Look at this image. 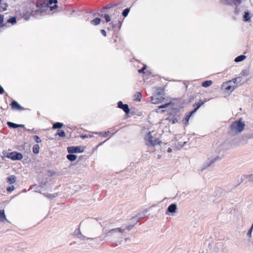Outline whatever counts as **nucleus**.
<instances>
[{
    "mask_svg": "<svg viewBox=\"0 0 253 253\" xmlns=\"http://www.w3.org/2000/svg\"><path fill=\"white\" fill-rule=\"evenodd\" d=\"M132 227V225H123L121 227H117L111 226V228L104 231V238L108 240H115L116 245H120L123 243V240H119V239H122L123 237L126 235V231H130Z\"/></svg>",
    "mask_w": 253,
    "mask_h": 253,
    "instance_id": "obj_1",
    "label": "nucleus"
},
{
    "mask_svg": "<svg viewBox=\"0 0 253 253\" xmlns=\"http://www.w3.org/2000/svg\"><path fill=\"white\" fill-rule=\"evenodd\" d=\"M224 156V152L221 150L217 149L211 152L208 156L207 160L202 166L201 170L203 171L215 163L219 162Z\"/></svg>",
    "mask_w": 253,
    "mask_h": 253,
    "instance_id": "obj_2",
    "label": "nucleus"
},
{
    "mask_svg": "<svg viewBox=\"0 0 253 253\" xmlns=\"http://www.w3.org/2000/svg\"><path fill=\"white\" fill-rule=\"evenodd\" d=\"M245 124L242 118L233 122L230 126L228 133L232 136L241 133L245 129Z\"/></svg>",
    "mask_w": 253,
    "mask_h": 253,
    "instance_id": "obj_3",
    "label": "nucleus"
},
{
    "mask_svg": "<svg viewBox=\"0 0 253 253\" xmlns=\"http://www.w3.org/2000/svg\"><path fill=\"white\" fill-rule=\"evenodd\" d=\"M146 145L148 146H155L157 144H160L161 142L158 138H154L150 131L147 133L145 137Z\"/></svg>",
    "mask_w": 253,
    "mask_h": 253,
    "instance_id": "obj_4",
    "label": "nucleus"
},
{
    "mask_svg": "<svg viewBox=\"0 0 253 253\" xmlns=\"http://www.w3.org/2000/svg\"><path fill=\"white\" fill-rule=\"evenodd\" d=\"M2 154L4 157L13 161L21 160L23 158L22 154L21 153L16 151L7 152V151H3Z\"/></svg>",
    "mask_w": 253,
    "mask_h": 253,
    "instance_id": "obj_5",
    "label": "nucleus"
},
{
    "mask_svg": "<svg viewBox=\"0 0 253 253\" xmlns=\"http://www.w3.org/2000/svg\"><path fill=\"white\" fill-rule=\"evenodd\" d=\"M58 2L57 0H49L47 2H43V3H40L39 2H38V5H40L42 7H49L50 10H52L58 7L56 3Z\"/></svg>",
    "mask_w": 253,
    "mask_h": 253,
    "instance_id": "obj_6",
    "label": "nucleus"
},
{
    "mask_svg": "<svg viewBox=\"0 0 253 253\" xmlns=\"http://www.w3.org/2000/svg\"><path fill=\"white\" fill-rule=\"evenodd\" d=\"M69 154L82 153L84 151V147L82 146H69L67 148Z\"/></svg>",
    "mask_w": 253,
    "mask_h": 253,
    "instance_id": "obj_7",
    "label": "nucleus"
},
{
    "mask_svg": "<svg viewBox=\"0 0 253 253\" xmlns=\"http://www.w3.org/2000/svg\"><path fill=\"white\" fill-rule=\"evenodd\" d=\"M222 86L224 87L226 90L232 91L234 90L237 86V84L233 80L228 81L226 83H224Z\"/></svg>",
    "mask_w": 253,
    "mask_h": 253,
    "instance_id": "obj_8",
    "label": "nucleus"
},
{
    "mask_svg": "<svg viewBox=\"0 0 253 253\" xmlns=\"http://www.w3.org/2000/svg\"><path fill=\"white\" fill-rule=\"evenodd\" d=\"M177 209V205L176 204H172L170 205L166 212V214L167 215H173V214L176 212V210Z\"/></svg>",
    "mask_w": 253,
    "mask_h": 253,
    "instance_id": "obj_9",
    "label": "nucleus"
},
{
    "mask_svg": "<svg viewBox=\"0 0 253 253\" xmlns=\"http://www.w3.org/2000/svg\"><path fill=\"white\" fill-rule=\"evenodd\" d=\"M164 99V98L163 95L161 93H158L152 97L151 102L153 104H158L161 103Z\"/></svg>",
    "mask_w": 253,
    "mask_h": 253,
    "instance_id": "obj_10",
    "label": "nucleus"
},
{
    "mask_svg": "<svg viewBox=\"0 0 253 253\" xmlns=\"http://www.w3.org/2000/svg\"><path fill=\"white\" fill-rule=\"evenodd\" d=\"M11 108L12 109L17 110H20V111H23L25 110L26 109L24 108L22 106H21L20 105H19L18 102L15 100H13L11 102Z\"/></svg>",
    "mask_w": 253,
    "mask_h": 253,
    "instance_id": "obj_11",
    "label": "nucleus"
},
{
    "mask_svg": "<svg viewBox=\"0 0 253 253\" xmlns=\"http://www.w3.org/2000/svg\"><path fill=\"white\" fill-rule=\"evenodd\" d=\"M118 107L122 109L126 114L129 113V109L127 104H124L122 101H119L118 103Z\"/></svg>",
    "mask_w": 253,
    "mask_h": 253,
    "instance_id": "obj_12",
    "label": "nucleus"
},
{
    "mask_svg": "<svg viewBox=\"0 0 253 253\" xmlns=\"http://www.w3.org/2000/svg\"><path fill=\"white\" fill-rule=\"evenodd\" d=\"M207 101V99H205L204 101H200L198 103H196L194 105V106L195 107L194 110L190 112V115H192L194 113H195L197 110L204 104L205 102Z\"/></svg>",
    "mask_w": 253,
    "mask_h": 253,
    "instance_id": "obj_13",
    "label": "nucleus"
},
{
    "mask_svg": "<svg viewBox=\"0 0 253 253\" xmlns=\"http://www.w3.org/2000/svg\"><path fill=\"white\" fill-rule=\"evenodd\" d=\"M7 126L9 128H17L18 127H24V125H18L11 122H8L7 123Z\"/></svg>",
    "mask_w": 253,
    "mask_h": 253,
    "instance_id": "obj_14",
    "label": "nucleus"
},
{
    "mask_svg": "<svg viewBox=\"0 0 253 253\" xmlns=\"http://www.w3.org/2000/svg\"><path fill=\"white\" fill-rule=\"evenodd\" d=\"M225 2L230 5H238L241 3L242 0H223Z\"/></svg>",
    "mask_w": 253,
    "mask_h": 253,
    "instance_id": "obj_15",
    "label": "nucleus"
},
{
    "mask_svg": "<svg viewBox=\"0 0 253 253\" xmlns=\"http://www.w3.org/2000/svg\"><path fill=\"white\" fill-rule=\"evenodd\" d=\"M16 176L14 175H11L7 178V182L10 184L14 183L16 182Z\"/></svg>",
    "mask_w": 253,
    "mask_h": 253,
    "instance_id": "obj_16",
    "label": "nucleus"
},
{
    "mask_svg": "<svg viewBox=\"0 0 253 253\" xmlns=\"http://www.w3.org/2000/svg\"><path fill=\"white\" fill-rule=\"evenodd\" d=\"M63 126H64V124L62 123L56 122L53 124L52 128L54 129H59L60 128H62Z\"/></svg>",
    "mask_w": 253,
    "mask_h": 253,
    "instance_id": "obj_17",
    "label": "nucleus"
},
{
    "mask_svg": "<svg viewBox=\"0 0 253 253\" xmlns=\"http://www.w3.org/2000/svg\"><path fill=\"white\" fill-rule=\"evenodd\" d=\"M77 155L74 154H69L67 155V159L71 162H73L75 161L77 159Z\"/></svg>",
    "mask_w": 253,
    "mask_h": 253,
    "instance_id": "obj_18",
    "label": "nucleus"
},
{
    "mask_svg": "<svg viewBox=\"0 0 253 253\" xmlns=\"http://www.w3.org/2000/svg\"><path fill=\"white\" fill-rule=\"evenodd\" d=\"M6 220V216L3 210H0V221L3 222Z\"/></svg>",
    "mask_w": 253,
    "mask_h": 253,
    "instance_id": "obj_19",
    "label": "nucleus"
},
{
    "mask_svg": "<svg viewBox=\"0 0 253 253\" xmlns=\"http://www.w3.org/2000/svg\"><path fill=\"white\" fill-rule=\"evenodd\" d=\"M94 13H92V12H86L84 17L85 18H87L86 20H88L90 18L92 19L94 16Z\"/></svg>",
    "mask_w": 253,
    "mask_h": 253,
    "instance_id": "obj_20",
    "label": "nucleus"
},
{
    "mask_svg": "<svg viewBox=\"0 0 253 253\" xmlns=\"http://www.w3.org/2000/svg\"><path fill=\"white\" fill-rule=\"evenodd\" d=\"M8 5L7 3H2L0 4V11H3L7 9Z\"/></svg>",
    "mask_w": 253,
    "mask_h": 253,
    "instance_id": "obj_21",
    "label": "nucleus"
},
{
    "mask_svg": "<svg viewBox=\"0 0 253 253\" xmlns=\"http://www.w3.org/2000/svg\"><path fill=\"white\" fill-rule=\"evenodd\" d=\"M40 151V147L38 144H35L33 147V152L34 154H38Z\"/></svg>",
    "mask_w": 253,
    "mask_h": 253,
    "instance_id": "obj_22",
    "label": "nucleus"
},
{
    "mask_svg": "<svg viewBox=\"0 0 253 253\" xmlns=\"http://www.w3.org/2000/svg\"><path fill=\"white\" fill-rule=\"evenodd\" d=\"M7 23L14 25L16 23V18L15 16L10 17L7 21Z\"/></svg>",
    "mask_w": 253,
    "mask_h": 253,
    "instance_id": "obj_23",
    "label": "nucleus"
},
{
    "mask_svg": "<svg viewBox=\"0 0 253 253\" xmlns=\"http://www.w3.org/2000/svg\"><path fill=\"white\" fill-rule=\"evenodd\" d=\"M246 58V56L245 55H240V56H238L237 57H236L235 59V61L236 62H241V61H243L244 59H245Z\"/></svg>",
    "mask_w": 253,
    "mask_h": 253,
    "instance_id": "obj_24",
    "label": "nucleus"
},
{
    "mask_svg": "<svg viewBox=\"0 0 253 253\" xmlns=\"http://www.w3.org/2000/svg\"><path fill=\"white\" fill-rule=\"evenodd\" d=\"M42 194L44 196L46 197L47 198H48L49 199H53L58 196L57 193H54L53 194H46L45 193H43Z\"/></svg>",
    "mask_w": 253,
    "mask_h": 253,
    "instance_id": "obj_25",
    "label": "nucleus"
},
{
    "mask_svg": "<svg viewBox=\"0 0 253 253\" xmlns=\"http://www.w3.org/2000/svg\"><path fill=\"white\" fill-rule=\"evenodd\" d=\"M59 135V136H60L61 137H64L66 135L65 131L63 130H60V129H58L55 135Z\"/></svg>",
    "mask_w": 253,
    "mask_h": 253,
    "instance_id": "obj_26",
    "label": "nucleus"
},
{
    "mask_svg": "<svg viewBox=\"0 0 253 253\" xmlns=\"http://www.w3.org/2000/svg\"><path fill=\"white\" fill-rule=\"evenodd\" d=\"M212 84V81H206L205 82H203L202 83V86L205 87H207L211 85Z\"/></svg>",
    "mask_w": 253,
    "mask_h": 253,
    "instance_id": "obj_27",
    "label": "nucleus"
},
{
    "mask_svg": "<svg viewBox=\"0 0 253 253\" xmlns=\"http://www.w3.org/2000/svg\"><path fill=\"white\" fill-rule=\"evenodd\" d=\"M141 98V93L140 92H137L134 95V99L136 101H140Z\"/></svg>",
    "mask_w": 253,
    "mask_h": 253,
    "instance_id": "obj_28",
    "label": "nucleus"
},
{
    "mask_svg": "<svg viewBox=\"0 0 253 253\" xmlns=\"http://www.w3.org/2000/svg\"><path fill=\"white\" fill-rule=\"evenodd\" d=\"M80 224L79 225V227L77 229H76L73 232V235L74 236H76L77 237H78L81 234H82L80 229Z\"/></svg>",
    "mask_w": 253,
    "mask_h": 253,
    "instance_id": "obj_29",
    "label": "nucleus"
},
{
    "mask_svg": "<svg viewBox=\"0 0 253 253\" xmlns=\"http://www.w3.org/2000/svg\"><path fill=\"white\" fill-rule=\"evenodd\" d=\"M250 19L251 18L250 17V14L249 12H245L244 15V20L246 22H249L250 21Z\"/></svg>",
    "mask_w": 253,
    "mask_h": 253,
    "instance_id": "obj_30",
    "label": "nucleus"
},
{
    "mask_svg": "<svg viewBox=\"0 0 253 253\" xmlns=\"http://www.w3.org/2000/svg\"><path fill=\"white\" fill-rule=\"evenodd\" d=\"M78 239H79L81 241H84L85 240L90 239L93 240V238H88L84 236L82 234H81L78 237H77Z\"/></svg>",
    "mask_w": 253,
    "mask_h": 253,
    "instance_id": "obj_31",
    "label": "nucleus"
},
{
    "mask_svg": "<svg viewBox=\"0 0 253 253\" xmlns=\"http://www.w3.org/2000/svg\"><path fill=\"white\" fill-rule=\"evenodd\" d=\"M4 20V15L0 14V27H3L5 26L4 24H3Z\"/></svg>",
    "mask_w": 253,
    "mask_h": 253,
    "instance_id": "obj_32",
    "label": "nucleus"
},
{
    "mask_svg": "<svg viewBox=\"0 0 253 253\" xmlns=\"http://www.w3.org/2000/svg\"><path fill=\"white\" fill-rule=\"evenodd\" d=\"M111 133L110 131H108L107 132H96V134H98L100 135H102L104 137H106L109 134Z\"/></svg>",
    "mask_w": 253,
    "mask_h": 253,
    "instance_id": "obj_33",
    "label": "nucleus"
},
{
    "mask_svg": "<svg viewBox=\"0 0 253 253\" xmlns=\"http://www.w3.org/2000/svg\"><path fill=\"white\" fill-rule=\"evenodd\" d=\"M33 138L34 139V140L37 142V143H40L42 142V140L41 139V138H40V137L38 135H34L33 136Z\"/></svg>",
    "mask_w": 253,
    "mask_h": 253,
    "instance_id": "obj_34",
    "label": "nucleus"
},
{
    "mask_svg": "<svg viewBox=\"0 0 253 253\" xmlns=\"http://www.w3.org/2000/svg\"><path fill=\"white\" fill-rule=\"evenodd\" d=\"M129 12V8H127L125 9L123 11V13H122L124 17H126V16H127Z\"/></svg>",
    "mask_w": 253,
    "mask_h": 253,
    "instance_id": "obj_35",
    "label": "nucleus"
},
{
    "mask_svg": "<svg viewBox=\"0 0 253 253\" xmlns=\"http://www.w3.org/2000/svg\"><path fill=\"white\" fill-rule=\"evenodd\" d=\"M237 84L238 83H240L242 81L241 77H237L232 80Z\"/></svg>",
    "mask_w": 253,
    "mask_h": 253,
    "instance_id": "obj_36",
    "label": "nucleus"
},
{
    "mask_svg": "<svg viewBox=\"0 0 253 253\" xmlns=\"http://www.w3.org/2000/svg\"><path fill=\"white\" fill-rule=\"evenodd\" d=\"M15 187L13 185H12L11 186L8 187L6 188V190L7 192H11L14 189Z\"/></svg>",
    "mask_w": 253,
    "mask_h": 253,
    "instance_id": "obj_37",
    "label": "nucleus"
},
{
    "mask_svg": "<svg viewBox=\"0 0 253 253\" xmlns=\"http://www.w3.org/2000/svg\"><path fill=\"white\" fill-rule=\"evenodd\" d=\"M104 17L107 22H109L111 20L110 16L108 14H105Z\"/></svg>",
    "mask_w": 253,
    "mask_h": 253,
    "instance_id": "obj_38",
    "label": "nucleus"
},
{
    "mask_svg": "<svg viewBox=\"0 0 253 253\" xmlns=\"http://www.w3.org/2000/svg\"><path fill=\"white\" fill-rule=\"evenodd\" d=\"M44 12L42 11H40V10H37L35 11V13L36 14H41Z\"/></svg>",
    "mask_w": 253,
    "mask_h": 253,
    "instance_id": "obj_39",
    "label": "nucleus"
},
{
    "mask_svg": "<svg viewBox=\"0 0 253 253\" xmlns=\"http://www.w3.org/2000/svg\"><path fill=\"white\" fill-rule=\"evenodd\" d=\"M248 179L250 181L253 182V174L248 175Z\"/></svg>",
    "mask_w": 253,
    "mask_h": 253,
    "instance_id": "obj_40",
    "label": "nucleus"
},
{
    "mask_svg": "<svg viewBox=\"0 0 253 253\" xmlns=\"http://www.w3.org/2000/svg\"><path fill=\"white\" fill-rule=\"evenodd\" d=\"M4 92L3 87L0 85V94H2Z\"/></svg>",
    "mask_w": 253,
    "mask_h": 253,
    "instance_id": "obj_41",
    "label": "nucleus"
},
{
    "mask_svg": "<svg viewBox=\"0 0 253 253\" xmlns=\"http://www.w3.org/2000/svg\"><path fill=\"white\" fill-rule=\"evenodd\" d=\"M30 15H26V16H24V17H23L24 20H25L26 21L29 20L30 19Z\"/></svg>",
    "mask_w": 253,
    "mask_h": 253,
    "instance_id": "obj_42",
    "label": "nucleus"
},
{
    "mask_svg": "<svg viewBox=\"0 0 253 253\" xmlns=\"http://www.w3.org/2000/svg\"><path fill=\"white\" fill-rule=\"evenodd\" d=\"M101 22V19L99 18H96V25L99 24Z\"/></svg>",
    "mask_w": 253,
    "mask_h": 253,
    "instance_id": "obj_43",
    "label": "nucleus"
},
{
    "mask_svg": "<svg viewBox=\"0 0 253 253\" xmlns=\"http://www.w3.org/2000/svg\"><path fill=\"white\" fill-rule=\"evenodd\" d=\"M191 115H190V113H189V114L188 115H187V116L185 117V121H186V123H187V122H188V120H189V119L190 117H191Z\"/></svg>",
    "mask_w": 253,
    "mask_h": 253,
    "instance_id": "obj_44",
    "label": "nucleus"
},
{
    "mask_svg": "<svg viewBox=\"0 0 253 253\" xmlns=\"http://www.w3.org/2000/svg\"><path fill=\"white\" fill-rule=\"evenodd\" d=\"M145 69H146V66H145L142 69L139 70L138 71L139 73H144V71L145 70Z\"/></svg>",
    "mask_w": 253,
    "mask_h": 253,
    "instance_id": "obj_45",
    "label": "nucleus"
},
{
    "mask_svg": "<svg viewBox=\"0 0 253 253\" xmlns=\"http://www.w3.org/2000/svg\"><path fill=\"white\" fill-rule=\"evenodd\" d=\"M101 33L104 36H106V32L104 30H101Z\"/></svg>",
    "mask_w": 253,
    "mask_h": 253,
    "instance_id": "obj_46",
    "label": "nucleus"
},
{
    "mask_svg": "<svg viewBox=\"0 0 253 253\" xmlns=\"http://www.w3.org/2000/svg\"><path fill=\"white\" fill-rule=\"evenodd\" d=\"M90 23L93 25H95V18L91 20Z\"/></svg>",
    "mask_w": 253,
    "mask_h": 253,
    "instance_id": "obj_47",
    "label": "nucleus"
},
{
    "mask_svg": "<svg viewBox=\"0 0 253 253\" xmlns=\"http://www.w3.org/2000/svg\"><path fill=\"white\" fill-rule=\"evenodd\" d=\"M168 105H169V104H165L164 105H162V106H160L159 108H164L166 107L167 106H168Z\"/></svg>",
    "mask_w": 253,
    "mask_h": 253,
    "instance_id": "obj_48",
    "label": "nucleus"
},
{
    "mask_svg": "<svg viewBox=\"0 0 253 253\" xmlns=\"http://www.w3.org/2000/svg\"><path fill=\"white\" fill-rule=\"evenodd\" d=\"M48 172L50 173V175H53L55 174V172L52 170H49Z\"/></svg>",
    "mask_w": 253,
    "mask_h": 253,
    "instance_id": "obj_49",
    "label": "nucleus"
},
{
    "mask_svg": "<svg viewBox=\"0 0 253 253\" xmlns=\"http://www.w3.org/2000/svg\"><path fill=\"white\" fill-rule=\"evenodd\" d=\"M83 249H87V250H89L90 249V248H89L88 246H85L84 247H83L82 248Z\"/></svg>",
    "mask_w": 253,
    "mask_h": 253,
    "instance_id": "obj_50",
    "label": "nucleus"
},
{
    "mask_svg": "<svg viewBox=\"0 0 253 253\" xmlns=\"http://www.w3.org/2000/svg\"><path fill=\"white\" fill-rule=\"evenodd\" d=\"M172 152V149L171 148H169L168 149V152L170 153Z\"/></svg>",
    "mask_w": 253,
    "mask_h": 253,
    "instance_id": "obj_51",
    "label": "nucleus"
},
{
    "mask_svg": "<svg viewBox=\"0 0 253 253\" xmlns=\"http://www.w3.org/2000/svg\"><path fill=\"white\" fill-rule=\"evenodd\" d=\"M82 137L83 138H86V137H87V135H82Z\"/></svg>",
    "mask_w": 253,
    "mask_h": 253,
    "instance_id": "obj_52",
    "label": "nucleus"
},
{
    "mask_svg": "<svg viewBox=\"0 0 253 253\" xmlns=\"http://www.w3.org/2000/svg\"><path fill=\"white\" fill-rule=\"evenodd\" d=\"M76 243V242L75 241H73V242L71 243L70 245H72L73 244H75Z\"/></svg>",
    "mask_w": 253,
    "mask_h": 253,
    "instance_id": "obj_53",
    "label": "nucleus"
},
{
    "mask_svg": "<svg viewBox=\"0 0 253 253\" xmlns=\"http://www.w3.org/2000/svg\"><path fill=\"white\" fill-rule=\"evenodd\" d=\"M25 130L26 131H31V130H30V129H27V128H25Z\"/></svg>",
    "mask_w": 253,
    "mask_h": 253,
    "instance_id": "obj_54",
    "label": "nucleus"
},
{
    "mask_svg": "<svg viewBox=\"0 0 253 253\" xmlns=\"http://www.w3.org/2000/svg\"><path fill=\"white\" fill-rule=\"evenodd\" d=\"M129 240V238H125V240H126V241H127V240Z\"/></svg>",
    "mask_w": 253,
    "mask_h": 253,
    "instance_id": "obj_55",
    "label": "nucleus"
},
{
    "mask_svg": "<svg viewBox=\"0 0 253 253\" xmlns=\"http://www.w3.org/2000/svg\"><path fill=\"white\" fill-rule=\"evenodd\" d=\"M1 1H2V0H0V4H1Z\"/></svg>",
    "mask_w": 253,
    "mask_h": 253,
    "instance_id": "obj_56",
    "label": "nucleus"
}]
</instances>
